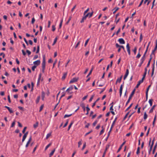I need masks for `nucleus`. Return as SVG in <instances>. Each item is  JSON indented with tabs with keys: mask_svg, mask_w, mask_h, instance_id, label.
I'll use <instances>...</instances> for the list:
<instances>
[{
	"mask_svg": "<svg viewBox=\"0 0 157 157\" xmlns=\"http://www.w3.org/2000/svg\"><path fill=\"white\" fill-rule=\"evenodd\" d=\"M93 12H91V13H87L86 14H85V15H87V17H88L89 18H90V17H91L92 16L93 14Z\"/></svg>",
	"mask_w": 157,
	"mask_h": 157,
	"instance_id": "17",
	"label": "nucleus"
},
{
	"mask_svg": "<svg viewBox=\"0 0 157 157\" xmlns=\"http://www.w3.org/2000/svg\"><path fill=\"white\" fill-rule=\"evenodd\" d=\"M145 59V55H143L140 60V63L138 65L139 67H140Z\"/></svg>",
	"mask_w": 157,
	"mask_h": 157,
	"instance_id": "4",
	"label": "nucleus"
},
{
	"mask_svg": "<svg viewBox=\"0 0 157 157\" xmlns=\"http://www.w3.org/2000/svg\"><path fill=\"white\" fill-rule=\"evenodd\" d=\"M110 146V145L109 144H107L105 147V149L104 152H106L107 151V150L109 148V147Z\"/></svg>",
	"mask_w": 157,
	"mask_h": 157,
	"instance_id": "25",
	"label": "nucleus"
},
{
	"mask_svg": "<svg viewBox=\"0 0 157 157\" xmlns=\"http://www.w3.org/2000/svg\"><path fill=\"white\" fill-rule=\"evenodd\" d=\"M36 65H34L32 67V69L33 71H35V69L36 68Z\"/></svg>",
	"mask_w": 157,
	"mask_h": 157,
	"instance_id": "47",
	"label": "nucleus"
},
{
	"mask_svg": "<svg viewBox=\"0 0 157 157\" xmlns=\"http://www.w3.org/2000/svg\"><path fill=\"white\" fill-rule=\"evenodd\" d=\"M73 124V122H72L69 125L68 128V130H69L71 128V126L72 125V124Z\"/></svg>",
	"mask_w": 157,
	"mask_h": 157,
	"instance_id": "30",
	"label": "nucleus"
},
{
	"mask_svg": "<svg viewBox=\"0 0 157 157\" xmlns=\"http://www.w3.org/2000/svg\"><path fill=\"white\" fill-rule=\"evenodd\" d=\"M136 51H137V48L136 47H135L134 48V49L133 50V51L135 54H136Z\"/></svg>",
	"mask_w": 157,
	"mask_h": 157,
	"instance_id": "50",
	"label": "nucleus"
},
{
	"mask_svg": "<svg viewBox=\"0 0 157 157\" xmlns=\"http://www.w3.org/2000/svg\"><path fill=\"white\" fill-rule=\"evenodd\" d=\"M57 37H56V38H55V39H54V40L53 43L52 44V45H54L56 44V42L57 41Z\"/></svg>",
	"mask_w": 157,
	"mask_h": 157,
	"instance_id": "36",
	"label": "nucleus"
},
{
	"mask_svg": "<svg viewBox=\"0 0 157 157\" xmlns=\"http://www.w3.org/2000/svg\"><path fill=\"white\" fill-rule=\"evenodd\" d=\"M26 128H26V127H25L24 128V129H23V130L22 131V133H25V130H26Z\"/></svg>",
	"mask_w": 157,
	"mask_h": 157,
	"instance_id": "61",
	"label": "nucleus"
},
{
	"mask_svg": "<svg viewBox=\"0 0 157 157\" xmlns=\"http://www.w3.org/2000/svg\"><path fill=\"white\" fill-rule=\"evenodd\" d=\"M72 115V114H69V115H67V114H65L64 116V118H66V117H69L70 116H71Z\"/></svg>",
	"mask_w": 157,
	"mask_h": 157,
	"instance_id": "44",
	"label": "nucleus"
},
{
	"mask_svg": "<svg viewBox=\"0 0 157 157\" xmlns=\"http://www.w3.org/2000/svg\"><path fill=\"white\" fill-rule=\"evenodd\" d=\"M155 105H154L151 107V109H150L149 111V113H152L153 112V110L154 109L155 107Z\"/></svg>",
	"mask_w": 157,
	"mask_h": 157,
	"instance_id": "21",
	"label": "nucleus"
},
{
	"mask_svg": "<svg viewBox=\"0 0 157 157\" xmlns=\"http://www.w3.org/2000/svg\"><path fill=\"white\" fill-rule=\"evenodd\" d=\"M86 111L87 112L86 114V115H87L89 113V112L90 110V109L89 108L88 105H87V106L86 107Z\"/></svg>",
	"mask_w": 157,
	"mask_h": 157,
	"instance_id": "28",
	"label": "nucleus"
},
{
	"mask_svg": "<svg viewBox=\"0 0 157 157\" xmlns=\"http://www.w3.org/2000/svg\"><path fill=\"white\" fill-rule=\"evenodd\" d=\"M142 38H143L142 35V34H141L140 35V42L142 41Z\"/></svg>",
	"mask_w": 157,
	"mask_h": 157,
	"instance_id": "48",
	"label": "nucleus"
},
{
	"mask_svg": "<svg viewBox=\"0 0 157 157\" xmlns=\"http://www.w3.org/2000/svg\"><path fill=\"white\" fill-rule=\"evenodd\" d=\"M73 88L72 86H71L68 88L66 90V91H68L69 90H71Z\"/></svg>",
	"mask_w": 157,
	"mask_h": 157,
	"instance_id": "40",
	"label": "nucleus"
},
{
	"mask_svg": "<svg viewBox=\"0 0 157 157\" xmlns=\"http://www.w3.org/2000/svg\"><path fill=\"white\" fill-rule=\"evenodd\" d=\"M122 78V75H121L120 78H118L116 82V84L118 82H120Z\"/></svg>",
	"mask_w": 157,
	"mask_h": 157,
	"instance_id": "14",
	"label": "nucleus"
},
{
	"mask_svg": "<svg viewBox=\"0 0 157 157\" xmlns=\"http://www.w3.org/2000/svg\"><path fill=\"white\" fill-rule=\"evenodd\" d=\"M52 30L53 31H54L56 30L55 26L54 25H53L52 26Z\"/></svg>",
	"mask_w": 157,
	"mask_h": 157,
	"instance_id": "46",
	"label": "nucleus"
},
{
	"mask_svg": "<svg viewBox=\"0 0 157 157\" xmlns=\"http://www.w3.org/2000/svg\"><path fill=\"white\" fill-rule=\"evenodd\" d=\"M35 19L34 18V17H33L32 19V21H31V23L32 24H33L35 21Z\"/></svg>",
	"mask_w": 157,
	"mask_h": 157,
	"instance_id": "49",
	"label": "nucleus"
},
{
	"mask_svg": "<svg viewBox=\"0 0 157 157\" xmlns=\"http://www.w3.org/2000/svg\"><path fill=\"white\" fill-rule=\"evenodd\" d=\"M31 140V137H30V138H29L28 141L26 144L25 147H27L28 146V145H29V143H30Z\"/></svg>",
	"mask_w": 157,
	"mask_h": 157,
	"instance_id": "20",
	"label": "nucleus"
},
{
	"mask_svg": "<svg viewBox=\"0 0 157 157\" xmlns=\"http://www.w3.org/2000/svg\"><path fill=\"white\" fill-rule=\"evenodd\" d=\"M51 133H48L46 135V139H48L49 138V137L51 136Z\"/></svg>",
	"mask_w": 157,
	"mask_h": 157,
	"instance_id": "38",
	"label": "nucleus"
},
{
	"mask_svg": "<svg viewBox=\"0 0 157 157\" xmlns=\"http://www.w3.org/2000/svg\"><path fill=\"white\" fill-rule=\"evenodd\" d=\"M40 60H37L33 62V63L34 64V65H36V66L40 64Z\"/></svg>",
	"mask_w": 157,
	"mask_h": 157,
	"instance_id": "8",
	"label": "nucleus"
},
{
	"mask_svg": "<svg viewBox=\"0 0 157 157\" xmlns=\"http://www.w3.org/2000/svg\"><path fill=\"white\" fill-rule=\"evenodd\" d=\"M4 107L7 108L10 113H13V112L12 109L11 108H10V107L6 106H5Z\"/></svg>",
	"mask_w": 157,
	"mask_h": 157,
	"instance_id": "13",
	"label": "nucleus"
},
{
	"mask_svg": "<svg viewBox=\"0 0 157 157\" xmlns=\"http://www.w3.org/2000/svg\"><path fill=\"white\" fill-rule=\"evenodd\" d=\"M45 56L43 55V61L42 63V68H45Z\"/></svg>",
	"mask_w": 157,
	"mask_h": 157,
	"instance_id": "3",
	"label": "nucleus"
},
{
	"mask_svg": "<svg viewBox=\"0 0 157 157\" xmlns=\"http://www.w3.org/2000/svg\"><path fill=\"white\" fill-rule=\"evenodd\" d=\"M68 121H66V123L64 125V126H63V128L66 127L67 125L68 124Z\"/></svg>",
	"mask_w": 157,
	"mask_h": 157,
	"instance_id": "51",
	"label": "nucleus"
},
{
	"mask_svg": "<svg viewBox=\"0 0 157 157\" xmlns=\"http://www.w3.org/2000/svg\"><path fill=\"white\" fill-rule=\"evenodd\" d=\"M43 105H42L40 107V110H39V111L40 112L42 110V109H43Z\"/></svg>",
	"mask_w": 157,
	"mask_h": 157,
	"instance_id": "59",
	"label": "nucleus"
},
{
	"mask_svg": "<svg viewBox=\"0 0 157 157\" xmlns=\"http://www.w3.org/2000/svg\"><path fill=\"white\" fill-rule=\"evenodd\" d=\"M38 57V56L37 55H35L33 58V59L35 60Z\"/></svg>",
	"mask_w": 157,
	"mask_h": 157,
	"instance_id": "60",
	"label": "nucleus"
},
{
	"mask_svg": "<svg viewBox=\"0 0 157 157\" xmlns=\"http://www.w3.org/2000/svg\"><path fill=\"white\" fill-rule=\"evenodd\" d=\"M38 124V122H36L35 124L33 125V127L34 128H36L37 127Z\"/></svg>",
	"mask_w": 157,
	"mask_h": 157,
	"instance_id": "32",
	"label": "nucleus"
},
{
	"mask_svg": "<svg viewBox=\"0 0 157 157\" xmlns=\"http://www.w3.org/2000/svg\"><path fill=\"white\" fill-rule=\"evenodd\" d=\"M125 142H124L121 145V146L119 148V149L117 151V152H119L121 149L122 146L124 145V144H125Z\"/></svg>",
	"mask_w": 157,
	"mask_h": 157,
	"instance_id": "26",
	"label": "nucleus"
},
{
	"mask_svg": "<svg viewBox=\"0 0 157 157\" xmlns=\"http://www.w3.org/2000/svg\"><path fill=\"white\" fill-rule=\"evenodd\" d=\"M141 56V55L140 54V53L139 52L138 54H137L136 56V58H139Z\"/></svg>",
	"mask_w": 157,
	"mask_h": 157,
	"instance_id": "63",
	"label": "nucleus"
},
{
	"mask_svg": "<svg viewBox=\"0 0 157 157\" xmlns=\"http://www.w3.org/2000/svg\"><path fill=\"white\" fill-rule=\"evenodd\" d=\"M126 48L127 49V52H128V54L129 55H130V47L129 46V44L128 43L126 45Z\"/></svg>",
	"mask_w": 157,
	"mask_h": 157,
	"instance_id": "9",
	"label": "nucleus"
},
{
	"mask_svg": "<svg viewBox=\"0 0 157 157\" xmlns=\"http://www.w3.org/2000/svg\"><path fill=\"white\" fill-rule=\"evenodd\" d=\"M8 99L9 101V102L10 103L11 102V101L10 99V95H8Z\"/></svg>",
	"mask_w": 157,
	"mask_h": 157,
	"instance_id": "53",
	"label": "nucleus"
},
{
	"mask_svg": "<svg viewBox=\"0 0 157 157\" xmlns=\"http://www.w3.org/2000/svg\"><path fill=\"white\" fill-rule=\"evenodd\" d=\"M87 15H84V16L82 17L81 20L80 21V22L82 23L83 22L84 20H85L87 18Z\"/></svg>",
	"mask_w": 157,
	"mask_h": 157,
	"instance_id": "12",
	"label": "nucleus"
},
{
	"mask_svg": "<svg viewBox=\"0 0 157 157\" xmlns=\"http://www.w3.org/2000/svg\"><path fill=\"white\" fill-rule=\"evenodd\" d=\"M143 81H144V78H142V79L141 80H140L138 82V83L136 86V88H138L139 86L143 82Z\"/></svg>",
	"mask_w": 157,
	"mask_h": 157,
	"instance_id": "7",
	"label": "nucleus"
},
{
	"mask_svg": "<svg viewBox=\"0 0 157 157\" xmlns=\"http://www.w3.org/2000/svg\"><path fill=\"white\" fill-rule=\"evenodd\" d=\"M123 85L121 84V85L120 88V96L121 97L122 95V91L123 90Z\"/></svg>",
	"mask_w": 157,
	"mask_h": 157,
	"instance_id": "11",
	"label": "nucleus"
},
{
	"mask_svg": "<svg viewBox=\"0 0 157 157\" xmlns=\"http://www.w3.org/2000/svg\"><path fill=\"white\" fill-rule=\"evenodd\" d=\"M128 74H129V70H128V69H127L126 70L125 74L124 76V80H125L126 79V78L127 77L128 75Z\"/></svg>",
	"mask_w": 157,
	"mask_h": 157,
	"instance_id": "6",
	"label": "nucleus"
},
{
	"mask_svg": "<svg viewBox=\"0 0 157 157\" xmlns=\"http://www.w3.org/2000/svg\"><path fill=\"white\" fill-rule=\"evenodd\" d=\"M67 75V73H64L63 74V75L62 77V79L63 80H64L65 79V78H66V77Z\"/></svg>",
	"mask_w": 157,
	"mask_h": 157,
	"instance_id": "23",
	"label": "nucleus"
},
{
	"mask_svg": "<svg viewBox=\"0 0 157 157\" xmlns=\"http://www.w3.org/2000/svg\"><path fill=\"white\" fill-rule=\"evenodd\" d=\"M51 145V143H50L47 145L45 147V150H46Z\"/></svg>",
	"mask_w": 157,
	"mask_h": 157,
	"instance_id": "34",
	"label": "nucleus"
},
{
	"mask_svg": "<svg viewBox=\"0 0 157 157\" xmlns=\"http://www.w3.org/2000/svg\"><path fill=\"white\" fill-rule=\"evenodd\" d=\"M135 89H134L132 91L131 94L129 96V98H128V101H127L126 103V106L129 103V102H130V100L132 98V96L135 93Z\"/></svg>",
	"mask_w": 157,
	"mask_h": 157,
	"instance_id": "1",
	"label": "nucleus"
},
{
	"mask_svg": "<svg viewBox=\"0 0 157 157\" xmlns=\"http://www.w3.org/2000/svg\"><path fill=\"white\" fill-rule=\"evenodd\" d=\"M155 61H154V63L153 65V67H152V72L151 73V76H152L154 74V71L155 70Z\"/></svg>",
	"mask_w": 157,
	"mask_h": 157,
	"instance_id": "18",
	"label": "nucleus"
},
{
	"mask_svg": "<svg viewBox=\"0 0 157 157\" xmlns=\"http://www.w3.org/2000/svg\"><path fill=\"white\" fill-rule=\"evenodd\" d=\"M150 86H151V85H149L148 86V87H147V90H146V92L147 93H148V91H149V89Z\"/></svg>",
	"mask_w": 157,
	"mask_h": 157,
	"instance_id": "55",
	"label": "nucleus"
},
{
	"mask_svg": "<svg viewBox=\"0 0 157 157\" xmlns=\"http://www.w3.org/2000/svg\"><path fill=\"white\" fill-rule=\"evenodd\" d=\"M71 17H69V19H68V21H67V23H66V24H68L69 23V21H70V20H71Z\"/></svg>",
	"mask_w": 157,
	"mask_h": 157,
	"instance_id": "62",
	"label": "nucleus"
},
{
	"mask_svg": "<svg viewBox=\"0 0 157 157\" xmlns=\"http://www.w3.org/2000/svg\"><path fill=\"white\" fill-rule=\"evenodd\" d=\"M26 52L29 56L31 54V52L29 50H26Z\"/></svg>",
	"mask_w": 157,
	"mask_h": 157,
	"instance_id": "54",
	"label": "nucleus"
},
{
	"mask_svg": "<svg viewBox=\"0 0 157 157\" xmlns=\"http://www.w3.org/2000/svg\"><path fill=\"white\" fill-rule=\"evenodd\" d=\"M86 146V143H85L83 144V147H82V150H83L85 148V147Z\"/></svg>",
	"mask_w": 157,
	"mask_h": 157,
	"instance_id": "52",
	"label": "nucleus"
},
{
	"mask_svg": "<svg viewBox=\"0 0 157 157\" xmlns=\"http://www.w3.org/2000/svg\"><path fill=\"white\" fill-rule=\"evenodd\" d=\"M39 52V46H38L37 47V50L36 51V53H38Z\"/></svg>",
	"mask_w": 157,
	"mask_h": 157,
	"instance_id": "56",
	"label": "nucleus"
},
{
	"mask_svg": "<svg viewBox=\"0 0 157 157\" xmlns=\"http://www.w3.org/2000/svg\"><path fill=\"white\" fill-rule=\"evenodd\" d=\"M146 153V152L145 150L143 151H142V152H141V153H142V155H144L145 153Z\"/></svg>",
	"mask_w": 157,
	"mask_h": 157,
	"instance_id": "64",
	"label": "nucleus"
},
{
	"mask_svg": "<svg viewBox=\"0 0 157 157\" xmlns=\"http://www.w3.org/2000/svg\"><path fill=\"white\" fill-rule=\"evenodd\" d=\"M116 47L117 48H119L118 49L117 51L118 52H120L121 51V48H122L123 49L124 51L125 52V50L124 48V46L122 45H120L117 43H116Z\"/></svg>",
	"mask_w": 157,
	"mask_h": 157,
	"instance_id": "2",
	"label": "nucleus"
},
{
	"mask_svg": "<svg viewBox=\"0 0 157 157\" xmlns=\"http://www.w3.org/2000/svg\"><path fill=\"white\" fill-rule=\"evenodd\" d=\"M151 138H150V140L149 141V146L151 148H152L154 144L151 143Z\"/></svg>",
	"mask_w": 157,
	"mask_h": 157,
	"instance_id": "16",
	"label": "nucleus"
},
{
	"mask_svg": "<svg viewBox=\"0 0 157 157\" xmlns=\"http://www.w3.org/2000/svg\"><path fill=\"white\" fill-rule=\"evenodd\" d=\"M119 8L118 7H115L114 9V10H115L113 12V13H116V12L118 10Z\"/></svg>",
	"mask_w": 157,
	"mask_h": 157,
	"instance_id": "33",
	"label": "nucleus"
},
{
	"mask_svg": "<svg viewBox=\"0 0 157 157\" xmlns=\"http://www.w3.org/2000/svg\"><path fill=\"white\" fill-rule=\"evenodd\" d=\"M153 100L152 99H150L149 100L148 102L150 105V106H151L152 104Z\"/></svg>",
	"mask_w": 157,
	"mask_h": 157,
	"instance_id": "27",
	"label": "nucleus"
},
{
	"mask_svg": "<svg viewBox=\"0 0 157 157\" xmlns=\"http://www.w3.org/2000/svg\"><path fill=\"white\" fill-rule=\"evenodd\" d=\"M41 76H42V74L41 73H40L39 75L38 78L37 80H39V81H40L41 78Z\"/></svg>",
	"mask_w": 157,
	"mask_h": 157,
	"instance_id": "42",
	"label": "nucleus"
},
{
	"mask_svg": "<svg viewBox=\"0 0 157 157\" xmlns=\"http://www.w3.org/2000/svg\"><path fill=\"white\" fill-rule=\"evenodd\" d=\"M118 41L121 44H125V41L122 38H120L119 39Z\"/></svg>",
	"mask_w": 157,
	"mask_h": 157,
	"instance_id": "10",
	"label": "nucleus"
},
{
	"mask_svg": "<svg viewBox=\"0 0 157 157\" xmlns=\"http://www.w3.org/2000/svg\"><path fill=\"white\" fill-rule=\"evenodd\" d=\"M40 96H38L37 97V98L36 100V104H38L40 101Z\"/></svg>",
	"mask_w": 157,
	"mask_h": 157,
	"instance_id": "22",
	"label": "nucleus"
},
{
	"mask_svg": "<svg viewBox=\"0 0 157 157\" xmlns=\"http://www.w3.org/2000/svg\"><path fill=\"white\" fill-rule=\"evenodd\" d=\"M45 94V93L43 91H42L41 92V97H42V99L43 101H44V100Z\"/></svg>",
	"mask_w": 157,
	"mask_h": 157,
	"instance_id": "15",
	"label": "nucleus"
},
{
	"mask_svg": "<svg viewBox=\"0 0 157 157\" xmlns=\"http://www.w3.org/2000/svg\"><path fill=\"white\" fill-rule=\"evenodd\" d=\"M80 43V41H78L77 43V44H76V46L75 47V48H76L78 47V45Z\"/></svg>",
	"mask_w": 157,
	"mask_h": 157,
	"instance_id": "57",
	"label": "nucleus"
},
{
	"mask_svg": "<svg viewBox=\"0 0 157 157\" xmlns=\"http://www.w3.org/2000/svg\"><path fill=\"white\" fill-rule=\"evenodd\" d=\"M156 119V116H155L154 117L153 121V123H152V125H153V126H154L155 123V122Z\"/></svg>",
	"mask_w": 157,
	"mask_h": 157,
	"instance_id": "31",
	"label": "nucleus"
},
{
	"mask_svg": "<svg viewBox=\"0 0 157 157\" xmlns=\"http://www.w3.org/2000/svg\"><path fill=\"white\" fill-rule=\"evenodd\" d=\"M133 104L132 103L126 109L125 111H127L132 106Z\"/></svg>",
	"mask_w": 157,
	"mask_h": 157,
	"instance_id": "45",
	"label": "nucleus"
},
{
	"mask_svg": "<svg viewBox=\"0 0 157 157\" xmlns=\"http://www.w3.org/2000/svg\"><path fill=\"white\" fill-rule=\"evenodd\" d=\"M89 8H87V10L84 12V13H83L84 15H85L89 11Z\"/></svg>",
	"mask_w": 157,
	"mask_h": 157,
	"instance_id": "43",
	"label": "nucleus"
},
{
	"mask_svg": "<svg viewBox=\"0 0 157 157\" xmlns=\"http://www.w3.org/2000/svg\"><path fill=\"white\" fill-rule=\"evenodd\" d=\"M27 136H26V135H24L22 140V142H23L25 140Z\"/></svg>",
	"mask_w": 157,
	"mask_h": 157,
	"instance_id": "35",
	"label": "nucleus"
},
{
	"mask_svg": "<svg viewBox=\"0 0 157 157\" xmlns=\"http://www.w3.org/2000/svg\"><path fill=\"white\" fill-rule=\"evenodd\" d=\"M78 80V78H73L69 82V83L71 84L77 82Z\"/></svg>",
	"mask_w": 157,
	"mask_h": 157,
	"instance_id": "5",
	"label": "nucleus"
},
{
	"mask_svg": "<svg viewBox=\"0 0 157 157\" xmlns=\"http://www.w3.org/2000/svg\"><path fill=\"white\" fill-rule=\"evenodd\" d=\"M147 114L146 112H145L144 113V119L145 120L146 119H147Z\"/></svg>",
	"mask_w": 157,
	"mask_h": 157,
	"instance_id": "24",
	"label": "nucleus"
},
{
	"mask_svg": "<svg viewBox=\"0 0 157 157\" xmlns=\"http://www.w3.org/2000/svg\"><path fill=\"white\" fill-rule=\"evenodd\" d=\"M140 147H138L137 148V149L136 152V154L137 155L138 154L140 153Z\"/></svg>",
	"mask_w": 157,
	"mask_h": 157,
	"instance_id": "41",
	"label": "nucleus"
},
{
	"mask_svg": "<svg viewBox=\"0 0 157 157\" xmlns=\"http://www.w3.org/2000/svg\"><path fill=\"white\" fill-rule=\"evenodd\" d=\"M89 40H90V38H88L86 41L85 43V44H84V46L85 47H86V45H87V44L88 41H89Z\"/></svg>",
	"mask_w": 157,
	"mask_h": 157,
	"instance_id": "39",
	"label": "nucleus"
},
{
	"mask_svg": "<svg viewBox=\"0 0 157 157\" xmlns=\"http://www.w3.org/2000/svg\"><path fill=\"white\" fill-rule=\"evenodd\" d=\"M81 106L82 107V108L83 109V111H85V107L84 104H81Z\"/></svg>",
	"mask_w": 157,
	"mask_h": 157,
	"instance_id": "37",
	"label": "nucleus"
},
{
	"mask_svg": "<svg viewBox=\"0 0 157 157\" xmlns=\"http://www.w3.org/2000/svg\"><path fill=\"white\" fill-rule=\"evenodd\" d=\"M78 147H80V146L82 144V142L81 141H80L78 143Z\"/></svg>",
	"mask_w": 157,
	"mask_h": 157,
	"instance_id": "58",
	"label": "nucleus"
},
{
	"mask_svg": "<svg viewBox=\"0 0 157 157\" xmlns=\"http://www.w3.org/2000/svg\"><path fill=\"white\" fill-rule=\"evenodd\" d=\"M55 150L54 149L51 151V152L50 153V154H49V157H51L52 155H53V154L55 151Z\"/></svg>",
	"mask_w": 157,
	"mask_h": 157,
	"instance_id": "29",
	"label": "nucleus"
},
{
	"mask_svg": "<svg viewBox=\"0 0 157 157\" xmlns=\"http://www.w3.org/2000/svg\"><path fill=\"white\" fill-rule=\"evenodd\" d=\"M117 119V117H116L112 123V124L111 128H111V129H112V128H113Z\"/></svg>",
	"mask_w": 157,
	"mask_h": 157,
	"instance_id": "19",
	"label": "nucleus"
}]
</instances>
